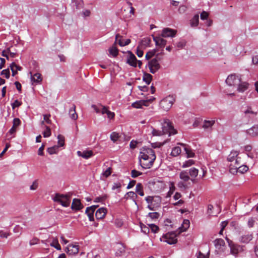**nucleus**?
<instances>
[{
	"mask_svg": "<svg viewBox=\"0 0 258 258\" xmlns=\"http://www.w3.org/2000/svg\"><path fill=\"white\" fill-rule=\"evenodd\" d=\"M66 252L69 255H75L79 252V245L77 244H69L66 248Z\"/></svg>",
	"mask_w": 258,
	"mask_h": 258,
	"instance_id": "11",
	"label": "nucleus"
},
{
	"mask_svg": "<svg viewBox=\"0 0 258 258\" xmlns=\"http://www.w3.org/2000/svg\"><path fill=\"white\" fill-rule=\"evenodd\" d=\"M122 36L119 34H117L115 36V41L113 46L109 49V53L112 55L113 57H115L118 55V50L115 46L116 43H117V39L121 38Z\"/></svg>",
	"mask_w": 258,
	"mask_h": 258,
	"instance_id": "15",
	"label": "nucleus"
},
{
	"mask_svg": "<svg viewBox=\"0 0 258 258\" xmlns=\"http://www.w3.org/2000/svg\"><path fill=\"white\" fill-rule=\"evenodd\" d=\"M177 31L169 28L163 29L161 36L163 37H173L176 34Z\"/></svg>",
	"mask_w": 258,
	"mask_h": 258,
	"instance_id": "14",
	"label": "nucleus"
},
{
	"mask_svg": "<svg viewBox=\"0 0 258 258\" xmlns=\"http://www.w3.org/2000/svg\"><path fill=\"white\" fill-rule=\"evenodd\" d=\"M178 145H179L184 147V151L187 155V158L194 157L195 156V153L190 148L187 146L186 144L181 143H178Z\"/></svg>",
	"mask_w": 258,
	"mask_h": 258,
	"instance_id": "23",
	"label": "nucleus"
},
{
	"mask_svg": "<svg viewBox=\"0 0 258 258\" xmlns=\"http://www.w3.org/2000/svg\"><path fill=\"white\" fill-rule=\"evenodd\" d=\"M1 74L5 75V77L7 79L10 78V73L9 69L4 70L2 71Z\"/></svg>",
	"mask_w": 258,
	"mask_h": 258,
	"instance_id": "61",
	"label": "nucleus"
},
{
	"mask_svg": "<svg viewBox=\"0 0 258 258\" xmlns=\"http://www.w3.org/2000/svg\"><path fill=\"white\" fill-rule=\"evenodd\" d=\"M148 216L152 219H157L160 216V214L158 212L149 213Z\"/></svg>",
	"mask_w": 258,
	"mask_h": 258,
	"instance_id": "51",
	"label": "nucleus"
},
{
	"mask_svg": "<svg viewBox=\"0 0 258 258\" xmlns=\"http://www.w3.org/2000/svg\"><path fill=\"white\" fill-rule=\"evenodd\" d=\"M170 189L169 191L167 193V195L166 196V198L170 197L171 195L173 194V192L174 191L175 189V187L174 186V183L172 182H171L170 183Z\"/></svg>",
	"mask_w": 258,
	"mask_h": 258,
	"instance_id": "45",
	"label": "nucleus"
},
{
	"mask_svg": "<svg viewBox=\"0 0 258 258\" xmlns=\"http://www.w3.org/2000/svg\"><path fill=\"white\" fill-rule=\"evenodd\" d=\"M41 128L42 129L44 130L42 133V134L44 138H47L51 136V129L50 128V126H49L48 125H45V126H43V127H41Z\"/></svg>",
	"mask_w": 258,
	"mask_h": 258,
	"instance_id": "33",
	"label": "nucleus"
},
{
	"mask_svg": "<svg viewBox=\"0 0 258 258\" xmlns=\"http://www.w3.org/2000/svg\"><path fill=\"white\" fill-rule=\"evenodd\" d=\"M175 101V98L173 96L169 95L163 98L160 102V106L165 111H168Z\"/></svg>",
	"mask_w": 258,
	"mask_h": 258,
	"instance_id": "2",
	"label": "nucleus"
},
{
	"mask_svg": "<svg viewBox=\"0 0 258 258\" xmlns=\"http://www.w3.org/2000/svg\"><path fill=\"white\" fill-rule=\"evenodd\" d=\"M248 83L245 82H241L240 81V83L237 85V91L239 92H243L248 89Z\"/></svg>",
	"mask_w": 258,
	"mask_h": 258,
	"instance_id": "26",
	"label": "nucleus"
},
{
	"mask_svg": "<svg viewBox=\"0 0 258 258\" xmlns=\"http://www.w3.org/2000/svg\"><path fill=\"white\" fill-rule=\"evenodd\" d=\"M247 133L252 136L256 137L258 136V124L253 125L251 128L247 130Z\"/></svg>",
	"mask_w": 258,
	"mask_h": 258,
	"instance_id": "24",
	"label": "nucleus"
},
{
	"mask_svg": "<svg viewBox=\"0 0 258 258\" xmlns=\"http://www.w3.org/2000/svg\"><path fill=\"white\" fill-rule=\"evenodd\" d=\"M152 78L153 77L151 74L147 73H145L143 75V80L147 84H149L152 80Z\"/></svg>",
	"mask_w": 258,
	"mask_h": 258,
	"instance_id": "38",
	"label": "nucleus"
},
{
	"mask_svg": "<svg viewBox=\"0 0 258 258\" xmlns=\"http://www.w3.org/2000/svg\"><path fill=\"white\" fill-rule=\"evenodd\" d=\"M238 154L239 153L237 151H233L231 152L228 156V161L235 165L236 164H238V165H239L240 163L239 162L240 158L238 157Z\"/></svg>",
	"mask_w": 258,
	"mask_h": 258,
	"instance_id": "10",
	"label": "nucleus"
},
{
	"mask_svg": "<svg viewBox=\"0 0 258 258\" xmlns=\"http://www.w3.org/2000/svg\"><path fill=\"white\" fill-rule=\"evenodd\" d=\"M147 66L150 70V72L153 74L157 72L160 68V64L157 58H154L149 60L148 62Z\"/></svg>",
	"mask_w": 258,
	"mask_h": 258,
	"instance_id": "7",
	"label": "nucleus"
},
{
	"mask_svg": "<svg viewBox=\"0 0 258 258\" xmlns=\"http://www.w3.org/2000/svg\"><path fill=\"white\" fill-rule=\"evenodd\" d=\"M58 144L59 146H54L53 147L48 148L47 149V152L50 155L56 154L58 151L59 147H62L64 145V138L61 135L58 136Z\"/></svg>",
	"mask_w": 258,
	"mask_h": 258,
	"instance_id": "5",
	"label": "nucleus"
},
{
	"mask_svg": "<svg viewBox=\"0 0 258 258\" xmlns=\"http://www.w3.org/2000/svg\"><path fill=\"white\" fill-rule=\"evenodd\" d=\"M201 19L202 20H206L208 19V16H209V14L208 13H207V12L206 11H203L201 14Z\"/></svg>",
	"mask_w": 258,
	"mask_h": 258,
	"instance_id": "63",
	"label": "nucleus"
},
{
	"mask_svg": "<svg viewBox=\"0 0 258 258\" xmlns=\"http://www.w3.org/2000/svg\"><path fill=\"white\" fill-rule=\"evenodd\" d=\"M243 118L248 121H252L256 118L257 112L252 110L251 107L247 106L243 111Z\"/></svg>",
	"mask_w": 258,
	"mask_h": 258,
	"instance_id": "6",
	"label": "nucleus"
},
{
	"mask_svg": "<svg viewBox=\"0 0 258 258\" xmlns=\"http://www.w3.org/2000/svg\"><path fill=\"white\" fill-rule=\"evenodd\" d=\"M177 235L175 232H171L166 234L162 238V240L166 242L169 244H175L177 242Z\"/></svg>",
	"mask_w": 258,
	"mask_h": 258,
	"instance_id": "8",
	"label": "nucleus"
},
{
	"mask_svg": "<svg viewBox=\"0 0 258 258\" xmlns=\"http://www.w3.org/2000/svg\"><path fill=\"white\" fill-rule=\"evenodd\" d=\"M119 138V135L116 132H113L110 135V139L113 142H116Z\"/></svg>",
	"mask_w": 258,
	"mask_h": 258,
	"instance_id": "57",
	"label": "nucleus"
},
{
	"mask_svg": "<svg viewBox=\"0 0 258 258\" xmlns=\"http://www.w3.org/2000/svg\"><path fill=\"white\" fill-rule=\"evenodd\" d=\"M39 240V239L37 238V237H34L30 241L29 244L30 245H33L36 244L38 243Z\"/></svg>",
	"mask_w": 258,
	"mask_h": 258,
	"instance_id": "64",
	"label": "nucleus"
},
{
	"mask_svg": "<svg viewBox=\"0 0 258 258\" xmlns=\"http://www.w3.org/2000/svg\"><path fill=\"white\" fill-rule=\"evenodd\" d=\"M10 67L12 72V76H15L17 74V70L15 68V67H16V64L15 62H12Z\"/></svg>",
	"mask_w": 258,
	"mask_h": 258,
	"instance_id": "55",
	"label": "nucleus"
},
{
	"mask_svg": "<svg viewBox=\"0 0 258 258\" xmlns=\"http://www.w3.org/2000/svg\"><path fill=\"white\" fill-rule=\"evenodd\" d=\"M103 107L104 106H102L101 105H100L99 107H98V106H97L95 105H92V107L95 110L96 112L98 113H100V112L101 113V110H102V107Z\"/></svg>",
	"mask_w": 258,
	"mask_h": 258,
	"instance_id": "62",
	"label": "nucleus"
},
{
	"mask_svg": "<svg viewBox=\"0 0 258 258\" xmlns=\"http://www.w3.org/2000/svg\"><path fill=\"white\" fill-rule=\"evenodd\" d=\"M151 42V39L149 37H146L143 38L141 42V45L143 47H147L149 46Z\"/></svg>",
	"mask_w": 258,
	"mask_h": 258,
	"instance_id": "41",
	"label": "nucleus"
},
{
	"mask_svg": "<svg viewBox=\"0 0 258 258\" xmlns=\"http://www.w3.org/2000/svg\"><path fill=\"white\" fill-rule=\"evenodd\" d=\"M101 113L102 114H104L105 113H106L107 115V117L109 119H112L114 116V113L113 112H112L108 110V109L106 107H103L102 108L101 110Z\"/></svg>",
	"mask_w": 258,
	"mask_h": 258,
	"instance_id": "34",
	"label": "nucleus"
},
{
	"mask_svg": "<svg viewBox=\"0 0 258 258\" xmlns=\"http://www.w3.org/2000/svg\"><path fill=\"white\" fill-rule=\"evenodd\" d=\"M112 173V168L111 167H108L105 171H104L102 173V175L105 178L108 177Z\"/></svg>",
	"mask_w": 258,
	"mask_h": 258,
	"instance_id": "48",
	"label": "nucleus"
},
{
	"mask_svg": "<svg viewBox=\"0 0 258 258\" xmlns=\"http://www.w3.org/2000/svg\"><path fill=\"white\" fill-rule=\"evenodd\" d=\"M136 192L141 196H143L144 195L143 187L141 183H138L137 184L136 187Z\"/></svg>",
	"mask_w": 258,
	"mask_h": 258,
	"instance_id": "40",
	"label": "nucleus"
},
{
	"mask_svg": "<svg viewBox=\"0 0 258 258\" xmlns=\"http://www.w3.org/2000/svg\"><path fill=\"white\" fill-rule=\"evenodd\" d=\"M226 239L230 248V253L232 254L236 255L239 251L241 250L242 248L240 246L233 243V242L232 241H230L229 239L226 238Z\"/></svg>",
	"mask_w": 258,
	"mask_h": 258,
	"instance_id": "12",
	"label": "nucleus"
},
{
	"mask_svg": "<svg viewBox=\"0 0 258 258\" xmlns=\"http://www.w3.org/2000/svg\"><path fill=\"white\" fill-rule=\"evenodd\" d=\"M215 121L214 120H205L203 124V127L204 129H208L211 128L212 126L215 124Z\"/></svg>",
	"mask_w": 258,
	"mask_h": 258,
	"instance_id": "32",
	"label": "nucleus"
},
{
	"mask_svg": "<svg viewBox=\"0 0 258 258\" xmlns=\"http://www.w3.org/2000/svg\"><path fill=\"white\" fill-rule=\"evenodd\" d=\"M71 6L73 8L80 9L83 7L84 3L82 0H72Z\"/></svg>",
	"mask_w": 258,
	"mask_h": 258,
	"instance_id": "28",
	"label": "nucleus"
},
{
	"mask_svg": "<svg viewBox=\"0 0 258 258\" xmlns=\"http://www.w3.org/2000/svg\"><path fill=\"white\" fill-rule=\"evenodd\" d=\"M21 124V120L18 118H15L13 121V126L17 128Z\"/></svg>",
	"mask_w": 258,
	"mask_h": 258,
	"instance_id": "58",
	"label": "nucleus"
},
{
	"mask_svg": "<svg viewBox=\"0 0 258 258\" xmlns=\"http://www.w3.org/2000/svg\"><path fill=\"white\" fill-rule=\"evenodd\" d=\"M31 74L32 73H31ZM31 80L33 82L39 83L42 81L41 75L39 73H36L33 75H31Z\"/></svg>",
	"mask_w": 258,
	"mask_h": 258,
	"instance_id": "36",
	"label": "nucleus"
},
{
	"mask_svg": "<svg viewBox=\"0 0 258 258\" xmlns=\"http://www.w3.org/2000/svg\"><path fill=\"white\" fill-rule=\"evenodd\" d=\"M48 242H50V245L51 246L55 247L57 250L61 249V246H60V244H59L57 239H53V240L52 241H51V239H49Z\"/></svg>",
	"mask_w": 258,
	"mask_h": 258,
	"instance_id": "35",
	"label": "nucleus"
},
{
	"mask_svg": "<svg viewBox=\"0 0 258 258\" xmlns=\"http://www.w3.org/2000/svg\"><path fill=\"white\" fill-rule=\"evenodd\" d=\"M199 170L195 167L191 168L189 171L190 179L192 181H194L195 178L198 176Z\"/></svg>",
	"mask_w": 258,
	"mask_h": 258,
	"instance_id": "29",
	"label": "nucleus"
},
{
	"mask_svg": "<svg viewBox=\"0 0 258 258\" xmlns=\"http://www.w3.org/2000/svg\"><path fill=\"white\" fill-rule=\"evenodd\" d=\"M162 130L164 134H168L169 136L177 134V131L174 129L172 123L168 119L164 120L162 124Z\"/></svg>",
	"mask_w": 258,
	"mask_h": 258,
	"instance_id": "3",
	"label": "nucleus"
},
{
	"mask_svg": "<svg viewBox=\"0 0 258 258\" xmlns=\"http://www.w3.org/2000/svg\"><path fill=\"white\" fill-rule=\"evenodd\" d=\"M69 115L72 120H76L78 118V114L76 111V106L74 104L70 109Z\"/></svg>",
	"mask_w": 258,
	"mask_h": 258,
	"instance_id": "27",
	"label": "nucleus"
},
{
	"mask_svg": "<svg viewBox=\"0 0 258 258\" xmlns=\"http://www.w3.org/2000/svg\"><path fill=\"white\" fill-rule=\"evenodd\" d=\"M154 151L149 148L143 147L139 154L140 164L144 169L150 168L156 159Z\"/></svg>",
	"mask_w": 258,
	"mask_h": 258,
	"instance_id": "1",
	"label": "nucleus"
},
{
	"mask_svg": "<svg viewBox=\"0 0 258 258\" xmlns=\"http://www.w3.org/2000/svg\"><path fill=\"white\" fill-rule=\"evenodd\" d=\"M77 154L78 156L85 159H88L93 156V153L91 150H85L82 152L80 151H78Z\"/></svg>",
	"mask_w": 258,
	"mask_h": 258,
	"instance_id": "21",
	"label": "nucleus"
},
{
	"mask_svg": "<svg viewBox=\"0 0 258 258\" xmlns=\"http://www.w3.org/2000/svg\"><path fill=\"white\" fill-rule=\"evenodd\" d=\"M149 100H140L136 101L132 104V106L136 108H140L143 106H147L149 105Z\"/></svg>",
	"mask_w": 258,
	"mask_h": 258,
	"instance_id": "22",
	"label": "nucleus"
},
{
	"mask_svg": "<svg viewBox=\"0 0 258 258\" xmlns=\"http://www.w3.org/2000/svg\"><path fill=\"white\" fill-rule=\"evenodd\" d=\"M152 133L153 135L155 136H160L164 134V133H163V130L159 131L154 128L153 129Z\"/></svg>",
	"mask_w": 258,
	"mask_h": 258,
	"instance_id": "56",
	"label": "nucleus"
},
{
	"mask_svg": "<svg viewBox=\"0 0 258 258\" xmlns=\"http://www.w3.org/2000/svg\"><path fill=\"white\" fill-rule=\"evenodd\" d=\"M156 52V50L154 49L151 51H148L145 56L146 59L147 60L150 59L152 56L155 55Z\"/></svg>",
	"mask_w": 258,
	"mask_h": 258,
	"instance_id": "47",
	"label": "nucleus"
},
{
	"mask_svg": "<svg viewBox=\"0 0 258 258\" xmlns=\"http://www.w3.org/2000/svg\"><path fill=\"white\" fill-rule=\"evenodd\" d=\"M183 225H186V227H184L183 225L182 227L181 228V229L180 230V231L178 232V234H179L181 232L185 231L189 225V221L188 220H184L183 221Z\"/></svg>",
	"mask_w": 258,
	"mask_h": 258,
	"instance_id": "54",
	"label": "nucleus"
},
{
	"mask_svg": "<svg viewBox=\"0 0 258 258\" xmlns=\"http://www.w3.org/2000/svg\"><path fill=\"white\" fill-rule=\"evenodd\" d=\"M153 40L155 42L156 45L160 48H163L166 44L167 41L161 36L153 37Z\"/></svg>",
	"mask_w": 258,
	"mask_h": 258,
	"instance_id": "18",
	"label": "nucleus"
},
{
	"mask_svg": "<svg viewBox=\"0 0 258 258\" xmlns=\"http://www.w3.org/2000/svg\"><path fill=\"white\" fill-rule=\"evenodd\" d=\"M38 186V180H35L32 183V184L30 186V189L31 190H36Z\"/></svg>",
	"mask_w": 258,
	"mask_h": 258,
	"instance_id": "60",
	"label": "nucleus"
},
{
	"mask_svg": "<svg viewBox=\"0 0 258 258\" xmlns=\"http://www.w3.org/2000/svg\"><path fill=\"white\" fill-rule=\"evenodd\" d=\"M179 177L184 182H186L190 179L188 172L184 170L180 172Z\"/></svg>",
	"mask_w": 258,
	"mask_h": 258,
	"instance_id": "30",
	"label": "nucleus"
},
{
	"mask_svg": "<svg viewBox=\"0 0 258 258\" xmlns=\"http://www.w3.org/2000/svg\"><path fill=\"white\" fill-rule=\"evenodd\" d=\"M98 207V206H92L89 207H87L86 209L85 213L87 215L90 221H93L94 220V213L96 210V209Z\"/></svg>",
	"mask_w": 258,
	"mask_h": 258,
	"instance_id": "16",
	"label": "nucleus"
},
{
	"mask_svg": "<svg viewBox=\"0 0 258 258\" xmlns=\"http://www.w3.org/2000/svg\"><path fill=\"white\" fill-rule=\"evenodd\" d=\"M199 16L198 14L195 15L190 21V25L191 27H196L199 24Z\"/></svg>",
	"mask_w": 258,
	"mask_h": 258,
	"instance_id": "39",
	"label": "nucleus"
},
{
	"mask_svg": "<svg viewBox=\"0 0 258 258\" xmlns=\"http://www.w3.org/2000/svg\"><path fill=\"white\" fill-rule=\"evenodd\" d=\"M215 246L216 248L220 249L222 246H225V241L221 238H218L214 241Z\"/></svg>",
	"mask_w": 258,
	"mask_h": 258,
	"instance_id": "31",
	"label": "nucleus"
},
{
	"mask_svg": "<svg viewBox=\"0 0 258 258\" xmlns=\"http://www.w3.org/2000/svg\"><path fill=\"white\" fill-rule=\"evenodd\" d=\"M248 170V167L246 165L240 166V164H236L235 165L232 163L229 165V171L233 174H234L238 172L243 173L246 172Z\"/></svg>",
	"mask_w": 258,
	"mask_h": 258,
	"instance_id": "4",
	"label": "nucleus"
},
{
	"mask_svg": "<svg viewBox=\"0 0 258 258\" xmlns=\"http://www.w3.org/2000/svg\"><path fill=\"white\" fill-rule=\"evenodd\" d=\"M141 228L142 230V231L144 232L145 234H148L149 233L150 231V227L149 226H147L143 224H141Z\"/></svg>",
	"mask_w": 258,
	"mask_h": 258,
	"instance_id": "53",
	"label": "nucleus"
},
{
	"mask_svg": "<svg viewBox=\"0 0 258 258\" xmlns=\"http://www.w3.org/2000/svg\"><path fill=\"white\" fill-rule=\"evenodd\" d=\"M50 114L43 115V120L41 121V127H43V126L48 125L52 123V121L50 119Z\"/></svg>",
	"mask_w": 258,
	"mask_h": 258,
	"instance_id": "25",
	"label": "nucleus"
},
{
	"mask_svg": "<svg viewBox=\"0 0 258 258\" xmlns=\"http://www.w3.org/2000/svg\"><path fill=\"white\" fill-rule=\"evenodd\" d=\"M142 174V172L137 171L135 169L131 171V176L133 178H136L138 176Z\"/></svg>",
	"mask_w": 258,
	"mask_h": 258,
	"instance_id": "52",
	"label": "nucleus"
},
{
	"mask_svg": "<svg viewBox=\"0 0 258 258\" xmlns=\"http://www.w3.org/2000/svg\"><path fill=\"white\" fill-rule=\"evenodd\" d=\"M195 164V161L193 160L190 159L186 161H185L182 165V167L183 168H186L187 167H189L192 165Z\"/></svg>",
	"mask_w": 258,
	"mask_h": 258,
	"instance_id": "50",
	"label": "nucleus"
},
{
	"mask_svg": "<svg viewBox=\"0 0 258 258\" xmlns=\"http://www.w3.org/2000/svg\"><path fill=\"white\" fill-rule=\"evenodd\" d=\"M107 209L105 208H101L98 209L95 214V216L97 219H102L106 215Z\"/></svg>",
	"mask_w": 258,
	"mask_h": 258,
	"instance_id": "19",
	"label": "nucleus"
},
{
	"mask_svg": "<svg viewBox=\"0 0 258 258\" xmlns=\"http://www.w3.org/2000/svg\"><path fill=\"white\" fill-rule=\"evenodd\" d=\"M114 224L117 227H121L123 225V221L120 219H116Z\"/></svg>",
	"mask_w": 258,
	"mask_h": 258,
	"instance_id": "59",
	"label": "nucleus"
},
{
	"mask_svg": "<svg viewBox=\"0 0 258 258\" xmlns=\"http://www.w3.org/2000/svg\"><path fill=\"white\" fill-rule=\"evenodd\" d=\"M126 63L134 67L137 66V59L136 56L130 51L127 52Z\"/></svg>",
	"mask_w": 258,
	"mask_h": 258,
	"instance_id": "13",
	"label": "nucleus"
},
{
	"mask_svg": "<svg viewBox=\"0 0 258 258\" xmlns=\"http://www.w3.org/2000/svg\"><path fill=\"white\" fill-rule=\"evenodd\" d=\"M117 41V43L120 46H124L128 45L131 43V40L130 39H127L125 40H121V39H118Z\"/></svg>",
	"mask_w": 258,
	"mask_h": 258,
	"instance_id": "43",
	"label": "nucleus"
},
{
	"mask_svg": "<svg viewBox=\"0 0 258 258\" xmlns=\"http://www.w3.org/2000/svg\"><path fill=\"white\" fill-rule=\"evenodd\" d=\"M240 78L238 76L232 74L228 76L226 83L230 86H237L240 83Z\"/></svg>",
	"mask_w": 258,
	"mask_h": 258,
	"instance_id": "9",
	"label": "nucleus"
},
{
	"mask_svg": "<svg viewBox=\"0 0 258 258\" xmlns=\"http://www.w3.org/2000/svg\"><path fill=\"white\" fill-rule=\"evenodd\" d=\"M137 198V195L135 194V192L133 191H129L127 192L124 197V199L126 200L128 199H132L135 202L136 199Z\"/></svg>",
	"mask_w": 258,
	"mask_h": 258,
	"instance_id": "37",
	"label": "nucleus"
},
{
	"mask_svg": "<svg viewBox=\"0 0 258 258\" xmlns=\"http://www.w3.org/2000/svg\"><path fill=\"white\" fill-rule=\"evenodd\" d=\"M53 199L55 202L62 205L63 207H64V195L56 194L55 197L53 198Z\"/></svg>",
	"mask_w": 258,
	"mask_h": 258,
	"instance_id": "20",
	"label": "nucleus"
},
{
	"mask_svg": "<svg viewBox=\"0 0 258 258\" xmlns=\"http://www.w3.org/2000/svg\"><path fill=\"white\" fill-rule=\"evenodd\" d=\"M181 150L179 147H175L172 149L171 155L172 156L176 157L181 153Z\"/></svg>",
	"mask_w": 258,
	"mask_h": 258,
	"instance_id": "42",
	"label": "nucleus"
},
{
	"mask_svg": "<svg viewBox=\"0 0 258 258\" xmlns=\"http://www.w3.org/2000/svg\"><path fill=\"white\" fill-rule=\"evenodd\" d=\"M251 235H246L241 237V241L243 243H248L252 239Z\"/></svg>",
	"mask_w": 258,
	"mask_h": 258,
	"instance_id": "46",
	"label": "nucleus"
},
{
	"mask_svg": "<svg viewBox=\"0 0 258 258\" xmlns=\"http://www.w3.org/2000/svg\"><path fill=\"white\" fill-rule=\"evenodd\" d=\"M257 219L256 218L250 217L248 219L247 225L249 228H252L254 226L256 223Z\"/></svg>",
	"mask_w": 258,
	"mask_h": 258,
	"instance_id": "44",
	"label": "nucleus"
},
{
	"mask_svg": "<svg viewBox=\"0 0 258 258\" xmlns=\"http://www.w3.org/2000/svg\"><path fill=\"white\" fill-rule=\"evenodd\" d=\"M84 206L79 199H74L73 201L71 209L74 211H79L83 209Z\"/></svg>",
	"mask_w": 258,
	"mask_h": 258,
	"instance_id": "17",
	"label": "nucleus"
},
{
	"mask_svg": "<svg viewBox=\"0 0 258 258\" xmlns=\"http://www.w3.org/2000/svg\"><path fill=\"white\" fill-rule=\"evenodd\" d=\"M148 226H149L150 229H151L152 232L154 233H157L158 232L159 227L158 226L154 224H148Z\"/></svg>",
	"mask_w": 258,
	"mask_h": 258,
	"instance_id": "49",
	"label": "nucleus"
}]
</instances>
